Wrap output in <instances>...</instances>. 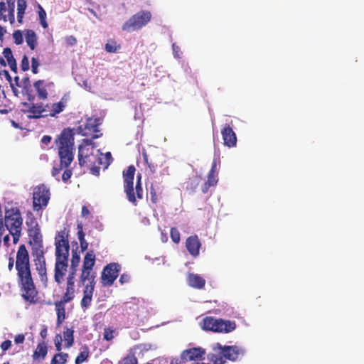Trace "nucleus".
<instances>
[{"mask_svg": "<svg viewBox=\"0 0 364 364\" xmlns=\"http://www.w3.org/2000/svg\"><path fill=\"white\" fill-rule=\"evenodd\" d=\"M15 1L16 0H6V4H7L10 7L11 14H12L13 8H15Z\"/></svg>", "mask_w": 364, "mask_h": 364, "instance_id": "obj_59", "label": "nucleus"}, {"mask_svg": "<svg viewBox=\"0 0 364 364\" xmlns=\"http://www.w3.org/2000/svg\"><path fill=\"white\" fill-rule=\"evenodd\" d=\"M2 221L3 227H5L11 235L14 244H16L21 236L23 226V218L19 208L12 203H8L5 206Z\"/></svg>", "mask_w": 364, "mask_h": 364, "instance_id": "obj_3", "label": "nucleus"}, {"mask_svg": "<svg viewBox=\"0 0 364 364\" xmlns=\"http://www.w3.org/2000/svg\"><path fill=\"white\" fill-rule=\"evenodd\" d=\"M114 330L111 328H105L103 333V338L105 341H112L114 337Z\"/></svg>", "mask_w": 364, "mask_h": 364, "instance_id": "obj_42", "label": "nucleus"}, {"mask_svg": "<svg viewBox=\"0 0 364 364\" xmlns=\"http://www.w3.org/2000/svg\"><path fill=\"white\" fill-rule=\"evenodd\" d=\"M65 304H61L60 301H58L55 304V309L57 313V326H60L64 320L65 319Z\"/></svg>", "mask_w": 364, "mask_h": 364, "instance_id": "obj_28", "label": "nucleus"}, {"mask_svg": "<svg viewBox=\"0 0 364 364\" xmlns=\"http://www.w3.org/2000/svg\"><path fill=\"white\" fill-rule=\"evenodd\" d=\"M213 350H219L220 354L223 355L225 359L235 361L244 354V350L237 346H224L216 343Z\"/></svg>", "mask_w": 364, "mask_h": 364, "instance_id": "obj_12", "label": "nucleus"}, {"mask_svg": "<svg viewBox=\"0 0 364 364\" xmlns=\"http://www.w3.org/2000/svg\"><path fill=\"white\" fill-rule=\"evenodd\" d=\"M84 148L82 146H79L78 150V161L79 165L80 166H87L90 168V173L95 176H98L100 174V168L97 166H92V163H95L96 159V156L94 154L90 155H83Z\"/></svg>", "mask_w": 364, "mask_h": 364, "instance_id": "obj_13", "label": "nucleus"}, {"mask_svg": "<svg viewBox=\"0 0 364 364\" xmlns=\"http://www.w3.org/2000/svg\"><path fill=\"white\" fill-rule=\"evenodd\" d=\"M27 7L26 0H17V21L21 24Z\"/></svg>", "mask_w": 364, "mask_h": 364, "instance_id": "obj_30", "label": "nucleus"}, {"mask_svg": "<svg viewBox=\"0 0 364 364\" xmlns=\"http://www.w3.org/2000/svg\"><path fill=\"white\" fill-rule=\"evenodd\" d=\"M96 159L98 161V164L103 165L105 168H107L112 161L110 152L106 153L104 156L102 155V156L98 158L96 157Z\"/></svg>", "mask_w": 364, "mask_h": 364, "instance_id": "obj_36", "label": "nucleus"}, {"mask_svg": "<svg viewBox=\"0 0 364 364\" xmlns=\"http://www.w3.org/2000/svg\"><path fill=\"white\" fill-rule=\"evenodd\" d=\"M136 168L133 165L128 166L126 171L122 173L124 181V191L126 193L127 200L134 205H137L136 199L143 198V188L141 185V175L136 176V183L135 191L134 190V178Z\"/></svg>", "mask_w": 364, "mask_h": 364, "instance_id": "obj_4", "label": "nucleus"}, {"mask_svg": "<svg viewBox=\"0 0 364 364\" xmlns=\"http://www.w3.org/2000/svg\"><path fill=\"white\" fill-rule=\"evenodd\" d=\"M217 173H208L207 181L209 184L215 186L218 183Z\"/></svg>", "mask_w": 364, "mask_h": 364, "instance_id": "obj_48", "label": "nucleus"}, {"mask_svg": "<svg viewBox=\"0 0 364 364\" xmlns=\"http://www.w3.org/2000/svg\"><path fill=\"white\" fill-rule=\"evenodd\" d=\"M55 143L58 149L60 164L53 167L51 174L56 177L63 169H65L62 180L67 183L73 175L72 169L68 168L74 159V135L72 129H63L55 139Z\"/></svg>", "mask_w": 364, "mask_h": 364, "instance_id": "obj_2", "label": "nucleus"}, {"mask_svg": "<svg viewBox=\"0 0 364 364\" xmlns=\"http://www.w3.org/2000/svg\"><path fill=\"white\" fill-rule=\"evenodd\" d=\"M183 360H179L178 358H173L171 360L170 364H182Z\"/></svg>", "mask_w": 364, "mask_h": 364, "instance_id": "obj_64", "label": "nucleus"}, {"mask_svg": "<svg viewBox=\"0 0 364 364\" xmlns=\"http://www.w3.org/2000/svg\"><path fill=\"white\" fill-rule=\"evenodd\" d=\"M26 42L31 50L36 49L38 44V38L34 31L31 29L26 30Z\"/></svg>", "mask_w": 364, "mask_h": 364, "instance_id": "obj_25", "label": "nucleus"}, {"mask_svg": "<svg viewBox=\"0 0 364 364\" xmlns=\"http://www.w3.org/2000/svg\"><path fill=\"white\" fill-rule=\"evenodd\" d=\"M186 247L190 255L194 257L199 255L201 247L200 241L197 235H191L186 239Z\"/></svg>", "mask_w": 364, "mask_h": 364, "instance_id": "obj_18", "label": "nucleus"}, {"mask_svg": "<svg viewBox=\"0 0 364 364\" xmlns=\"http://www.w3.org/2000/svg\"><path fill=\"white\" fill-rule=\"evenodd\" d=\"M33 255L35 257L34 262L36 269L42 282H47V269L46 259L44 257V250L32 252Z\"/></svg>", "mask_w": 364, "mask_h": 364, "instance_id": "obj_14", "label": "nucleus"}, {"mask_svg": "<svg viewBox=\"0 0 364 364\" xmlns=\"http://www.w3.org/2000/svg\"><path fill=\"white\" fill-rule=\"evenodd\" d=\"M15 267L22 298L30 304H36L38 291L32 277L28 252L23 244L18 249Z\"/></svg>", "mask_w": 364, "mask_h": 364, "instance_id": "obj_1", "label": "nucleus"}, {"mask_svg": "<svg viewBox=\"0 0 364 364\" xmlns=\"http://www.w3.org/2000/svg\"><path fill=\"white\" fill-rule=\"evenodd\" d=\"M120 48L121 46L113 39L109 40L105 46V49L107 53H117Z\"/></svg>", "mask_w": 364, "mask_h": 364, "instance_id": "obj_34", "label": "nucleus"}, {"mask_svg": "<svg viewBox=\"0 0 364 364\" xmlns=\"http://www.w3.org/2000/svg\"><path fill=\"white\" fill-rule=\"evenodd\" d=\"M50 192L44 184H40L33 188V210L40 211L45 209L50 200Z\"/></svg>", "mask_w": 364, "mask_h": 364, "instance_id": "obj_9", "label": "nucleus"}, {"mask_svg": "<svg viewBox=\"0 0 364 364\" xmlns=\"http://www.w3.org/2000/svg\"><path fill=\"white\" fill-rule=\"evenodd\" d=\"M4 57L6 59L8 64L11 63L10 61L15 59L14 58L12 50L10 48H5L3 51Z\"/></svg>", "mask_w": 364, "mask_h": 364, "instance_id": "obj_46", "label": "nucleus"}, {"mask_svg": "<svg viewBox=\"0 0 364 364\" xmlns=\"http://www.w3.org/2000/svg\"><path fill=\"white\" fill-rule=\"evenodd\" d=\"M170 235H171V238L174 243H176V244L179 243V242L181 240V235L176 228H171Z\"/></svg>", "mask_w": 364, "mask_h": 364, "instance_id": "obj_40", "label": "nucleus"}, {"mask_svg": "<svg viewBox=\"0 0 364 364\" xmlns=\"http://www.w3.org/2000/svg\"><path fill=\"white\" fill-rule=\"evenodd\" d=\"M68 353H56L51 360L50 364H65L67 362Z\"/></svg>", "mask_w": 364, "mask_h": 364, "instance_id": "obj_35", "label": "nucleus"}, {"mask_svg": "<svg viewBox=\"0 0 364 364\" xmlns=\"http://www.w3.org/2000/svg\"><path fill=\"white\" fill-rule=\"evenodd\" d=\"M80 262V256L77 250H72V257L70 261V267L69 272L77 273V267Z\"/></svg>", "mask_w": 364, "mask_h": 364, "instance_id": "obj_29", "label": "nucleus"}, {"mask_svg": "<svg viewBox=\"0 0 364 364\" xmlns=\"http://www.w3.org/2000/svg\"><path fill=\"white\" fill-rule=\"evenodd\" d=\"M20 66L23 71H27L29 70V61L26 55L23 56Z\"/></svg>", "mask_w": 364, "mask_h": 364, "instance_id": "obj_47", "label": "nucleus"}, {"mask_svg": "<svg viewBox=\"0 0 364 364\" xmlns=\"http://www.w3.org/2000/svg\"><path fill=\"white\" fill-rule=\"evenodd\" d=\"M25 341V336L23 334H18L15 336L14 338V342L16 344H21Z\"/></svg>", "mask_w": 364, "mask_h": 364, "instance_id": "obj_56", "label": "nucleus"}, {"mask_svg": "<svg viewBox=\"0 0 364 364\" xmlns=\"http://www.w3.org/2000/svg\"><path fill=\"white\" fill-rule=\"evenodd\" d=\"M186 183V189L193 191L199 183V178L197 176L189 178Z\"/></svg>", "mask_w": 364, "mask_h": 364, "instance_id": "obj_39", "label": "nucleus"}, {"mask_svg": "<svg viewBox=\"0 0 364 364\" xmlns=\"http://www.w3.org/2000/svg\"><path fill=\"white\" fill-rule=\"evenodd\" d=\"M150 199L152 202V203L156 204L158 202V196L156 194V189L154 187L151 185L150 187Z\"/></svg>", "mask_w": 364, "mask_h": 364, "instance_id": "obj_51", "label": "nucleus"}, {"mask_svg": "<svg viewBox=\"0 0 364 364\" xmlns=\"http://www.w3.org/2000/svg\"><path fill=\"white\" fill-rule=\"evenodd\" d=\"M48 353V348L45 342H41L37 345L36 349L33 352V358L34 360H43Z\"/></svg>", "mask_w": 364, "mask_h": 364, "instance_id": "obj_26", "label": "nucleus"}, {"mask_svg": "<svg viewBox=\"0 0 364 364\" xmlns=\"http://www.w3.org/2000/svg\"><path fill=\"white\" fill-rule=\"evenodd\" d=\"M119 364H138L137 359L134 355H127Z\"/></svg>", "mask_w": 364, "mask_h": 364, "instance_id": "obj_43", "label": "nucleus"}, {"mask_svg": "<svg viewBox=\"0 0 364 364\" xmlns=\"http://www.w3.org/2000/svg\"><path fill=\"white\" fill-rule=\"evenodd\" d=\"M217 351V350H215ZM218 354L210 353L208 355V359L213 363V364H224L225 360L223 355L220 354L219 350H218Z\"/></svg>", "mask_w": 364, "mask_h": 364, "instance_id": "obj_37", "label": "nucleus"}, {"mask_svg": "<svg viewBox=\"0 0 364 364\" xmlns=\"http://www.w3.org/2000/svg\"><path fill=\"white\" fill-rule=\"evenodd\" d=\"M129 279L130 277L129 274H122L119 277V282H120L121 284H124L125 283L129 282Z\"/></svg>", "mask_w": 364, "mask_h": 364, "instance_id": "obj_55", "label": "nucleus"}, {"mask_svg": "<svg viewBox=\"0 0 364 364\" xmlns=\"http://www.w3.org/2000/svg\"><path fill=\"white\" fill-rule=\"evenodd\" d=\"M65 41L70 46H73L77 43V39L74 36H66Z\"/></svg>", "mask_w": 364, "mask_h": 364, "instance_id": "obj_54", "label": "nucleus"}, {"mask_svg": "<svg viewBox=\"0 0 364 364\" xmlns=\"http://www.w3.org/2000/svg\"><path fill=\"white\" fill-rule=\"evenodd\" d=\"M94 291L95 289L92 288L89 289L88 287H84L83 296L80 303L82 309H86L91 304Z\"/></svg>", "mask_w": 364, "mask_h": 364, "instance_id": "obj_24", "label": "nucleus"}, {"mask_svg": "<svg viewBox=\"0 0 364 364\" xmlns=\"http://www.w3.org/2000/svg\"><path fill=\"white\" fill-rule=\"evenodd\" d=\"M2 73L3 75L5 76L6 79L10 82L11 83V76L10 75L9 71H7L6 70H4L2 71Z\"/></svg>", "mask_w": 364, "mask_h": 364, "instance_id": "obj_63", "label": "nucleus"}, {"mask_svg": "<svg viewBox=\"0 0 364 364\" xmlns=\"http://www.w3.org/2000/svg\"><path fill=\"white\" fill-rule=\"evenodd\" d=\"M211 186H213L209 184L208 182L206 181L201 188L202 192L203 193H206L208 191L209 188Z\"/></svg>", "mask_w": 364, "mask_h": 364, "instance_id": "obj_60", "label": "nucleus"}, {"mask_svg": "<svg viewBox=\"0 0 364 364\" xmlns=\"http://www.w3.org/2000/svg\"><path fill=\"white\" fill-rule=\"evenodd\" d=\"M13 16L11 14L10 7L6 4L5 1H0V21H3L4 22H6L7 21L13 25L15 23V15H14V8H13L12 11Z\"/></svg>", "mask_w": 364, "mask_h": 364, "instance_id": "obj_21", "label": "nucleus"}, {"mask_svg": "<svg viewBox=\"0 0 364 364\" xmlns=\"http://www.w3.org/2000/svg\"><path fill=\"white\" fill-rule=\"evenodd\" d=\"M28 112L30 113L33 114L32 117L39 118L41 116H43V113L46 114L47 109H46V106H43V105L42 103L36 104V105L33 104L30 107Z\"/></svg>", "mask_w": 364, "mask_h": 364, "instance_id": "obj_27", "label": "nucleus"}, {"mask_svg": "<svg viewBox=\"0 0 364 364\" xmlns=\"http://www.w3.org/2000/svg\"><path fill=\"white\" fill-rule=\"evenodd\" d=\"M90 210L87 208V207L85 206V205H83L82 207V212H81L82 216V217H87L90 215Z\"/></svg>", "mask_w": 364, "mask_h": 364, "instance_id": "obj_62", "label": "nucleus"}, {"mask_svg": "<svg viewBox=\"0 0 364 364\" xmlns=\"http://www.w3.org/2000/svg\"><path fill=\"white\" fill-rule=\"evenodd\" d=\"M102 119L99 117H90L87 119L84 124V128L82 129L83 133L82 135L85 136L90 134V132L97 133L99 132L98 127L101 124Z\"/></svg>", "mask_w": 364, "mask_h": 364, "instance_id": "obj_20", "label": "nucleus"}, {"mask_svg": "<svg viewBox=\"0 0 364 364\" xmlns=\"http://www.w3.org/2000/svg\"><path fill=\"white\" fill-rule=\"evenodd\" d=\"M33 87L37 92V95L40 100H46L48 98V89L54 87L53 82H46L43 80H38L33 84Z\"/></svg>", "mask_w": 364, "mask_h": 364, "instance_id": "obj_17", "label": "nucleus"}, {"mask_svg": "<svg viewBox=\"0 0 364 364\" xmlns=\"http://www.w3.org/2000/svg\"><path fill=\"white\" fill-rule=\"evenodd\" d=\"M89 356V353L87 351H82L79 353V355L76 357L75 360V364H81L84 361H85Z\"/></svg>", "mask_w": 364, "mask_h": 364, "instance_id": "obj_45", "label": "nucleus"}, {"mask_svg": "<svg viewBox=\"0 0 364 364\" xmlns=\"http://www.w3.org/2000/svg\"><path fill=\"white\" fill-rule=\"evenodd\" d=\"M63 337L65 342V347L68 348H70L74 343V331L72 328L66 327L63 332Z\"/></svg>", "mask_w": 364, "mask_h": 364, "instance_id": "obj_32", "label": "nucleus"}, {"mask_svg": "<svg viewBox=\"0 0 364 364\" xmlns=\"http://www.w3.org/2000/svg\"><path fill=\"white\" fill-rule=\"evenodd\" d=\"M121 266L118 263H109L106 265L101 274V282L104 287L111 286L119 276Z\"/></svg>", "mask_w": 364, "mask_h": 364, "instance_id": "obj_11", "label": "nucleus"}, {"mask_svg": "<svg viewBox=\"0 0 364 364\" xmlns=\"http://www.w3.org/2000/svg\"><path fill=\"white\" fill-rule=\"evenodd\" d=\"M151 17L152 15L149 11H139L125 21L122 29L128 33L138 31L145 26L151 21Z\"/></svg>", "mask_w": 364, "mask_h": 364, "instance_id": "obj_6", "label": "nucleus"}, {"mask_svg": "<svg viewBox=\"0 0 364 364\" xmlns=\"http://www.w3.org/2000/svg\"><path fill=\"white\" fill-rule=\"evenodd\" d=\"M202 328L204 330L212 331L214 332L229 333L235 330L236 324L235 321L217 319L212 316H207L203 318Z\"/></svg>", "mask_w": 364, "mask_h": 364, "instance_id": "obj_7", "label": "nucleus"}, {"mask_svg": "<svg viewBox=\"0 0 364 364\" xmlns=\"http://www.w3.org/2000/svg\"><path fill=\"white\" fill-rule=\"evenodd\" d=\"M38 16L41 26L43 28H46L48 27L46 13L41 5H38Z\"/></svg>", "mask_w": 364, "mask_h": 364, "instance_id": "obj_38", "label": "nucleus"}, {"mask_svg": "<svg viewBox=\"0 0 364 364\" xmlns=\"http://www.w3.org/2000/svg\"><path fill=\"white\" fill-rule=\"evenodd\" d=\"M11 63H9L8 65H9L11 70L14 72V73H16L17 72V64H16V61L15 59H14L13 60L10 61Z\"/></svg>", "mask_w": 364, "mask_h": 364, "instance_id": "obj_58", "label": "nucleus"}, {"mask_svg": "<svg viewBox=\"0 0 364 364\" xmlns=\"http://www.w3.org/2000/svg\"><path fill=\"white\" fill-rule=\"evenodd\" d=\"M40 64L37 58H31V70L33 74H37L38 73V67Z\"/></svg>", "mask_w": 364, "mask_h": 364, "instance_id": "obj_49", "label": "nucleus"}, {"mask_svg": "<svg viewBox=\"0 0 364 364\" xmlns=\"http://www.w3.org/2000/svg\"><path fill=\"white\" fill-rule=\"evenodd\" d=\"M80 241V248L82 252L85 251L88 248V242L85 240V236L80 234V237H77Z\"/></svg>", "mask_w": 364, "mask_h": 364, "instance_id": "obj_50", "label": "nucleus"}, {"mask_svg": "<svg viewBox=\"0 0 364 364\" xmlns=\"http://www.w3.org/2000/svg\"><path fill=\"white\" fill-rule=\"evenodd\" d=\"M77 237H80V234H82V236L85 235L83 232L82 223H77Z\"/></svg>", "mask_w": 364, "mask_h": 364, "instance_id": "obj_61", "label": "nucleus"}, {"mask_svg": "<svg viewBox=\"0 0 364 364\" xmlns=\"http://www.w3.org/2000/svg\"><path fill=\"white\" fill-rule=\"evenodd\" d=\"M52 137L48 135H45L41 139V143L44 145H48L51 142Z\"/></svg>", "mask_w": 364, "mask_h": 364, "instance_id": "obj_57", "label": "nucleus"}, {"mask_svg": "<svg viewBox=\"0 0 364 364\" xmlns=\"http://www.w3.org/2000/svg\"><path fill=\"white\" fill-rule=\"evenodd\" d=\"M46 107L47 109V112L44 114V116H50L53 117L64 110L65 107V103L61 100L56 103L47 104Z\"/></svg>", "mask_w": 364, "mask_h": 364, "instance_id": "obj_23", "label": "nucleus"}, {"mask_svg": "<svg viewBox=\"0 0 364 364\" xmlns=\"http://www.w3.org/2000/svg\"><path fill=\"white\" fill-rule=\"evenodd\" d=\"M76 273L69 272L66 278V288L75 289V278Z\"/></svg>", "mask_w": 364, "mask_h": 364, "instance_id": "obj_41", "label": "nucleus"}, {"mask_svg": "<svg viewBox=\"0 0 364 364\" xmlns=\"http://www.w3.org/2000/svg\"><path fill=\"white\" fill-rule=\"evenodd\" d=\"M68 267V261L55 260L54 280L58 284L63 282Z\"/></svg>", "mask_w": 364, "mask_h": 364, "instance_id": "obj_16", "label": "nucleus"}, {"mask_svg": "<svg viewBox=\"0 0 364 364\" xmlns=\"http://www.w3.org/2000/svg\"><path fill=\"white\" fill-rule=\"evenodd\" d=\"M205 350L201 347L191 348L183 350L181 353V360L183 361H196L204 359Z\"/></svg>", "mask_w": 364, "mask_h": 364, "instance_id": "obj_15", "label": "nucleus"}, {"mask_svg": "<svg viewBox=\"0 0 364 364\" xmlns=\"http://www.w3.org/2000/svg\"><path fill=\"white\" fill-rule=\"evenodd\" d=\"M188 284L195 289H200L205 287V280L197 274L190 273L187 277Z\"/></svg>", "mask_w": 364, "mask_h": 364, "instance_id": "obj_22", "label": "nucleus"}, {"mask_svg": "<svg viewBox=\"0 0 364 364\" xmlns=\"http://www.w3.org/2000/svg\"><path fill=\"white\" fill-rule=\"evenodd\" d=\"M95 264V254L93 250L88 251L84 258L83 263L80 275L79 283L85 287L95 289L96 284V273L93 272V267Z\"/></svg>", "mask_w": 364, "mask_h": 364, "instance_id": "obj_5", "label": "nucleus"}, {"mask_svg": "<svg viewBox=\"0 0 364 364\" xmlns=\"http://www.w3.org/2000/svg\"><path fill=\"white\" fill-rule=\"evenodd\" d=\"M224 144L228 147H233L237 144V136L229 124H226L221 131Z\"/></svg>", "mask_w": 364, "mask_h": 364, "instance_id": "obj_19", "label": "nucleus"}, {"mask_svg": "<svg viewBox=\"0 0 364 364\" xmlns=\"http://www.w3.org/2000/svg\"><path fill=\"white\" fill-rule=\"evenodd\" d=\"M55 260L68 261L70 245L68 230L64 228L58 232L55 237Z\"/></svg>", "mask_w": 364, "mask_h": 364, "instance_id": "obj_8", "label": "nucleus"}, {"mask_svg": "<svg viewBox=\"0 0 364 364\" xmlns=\"http://www.w3.org/2000/svg\"><path fill=\"white\" fill-rule=\"evenodd\" d=\"M28 226V235L31 238L30 243L32 245V252L43 250V238L41 230L35 218L26 221Z\"/></svg>", "mask_w": 364, "mask_h": 364, "instance_id": "obj_10", "label": "nucleus"}, {"mask_svg": "<svg viewBox=\"0 0 364 364\" xmlns=\"http://www.w3.org/2000/svg\"><path fill=\"white\" fill-rule=\"evenodd\" d=\"M12 345V343L10 340H6L4 342L1 343L0 347L2 350L3 353H5L6 350H8Z\"/></svg>", "mask_w": 364, "mask_h": 364, "instance_id": "obj_53", "label": "nucleus"}, {"mask_svg": "<svg viewBox=\"0 0 364 364\" xmlns=\"http://www.w3.org/2000/svg\"><path fill=\"white\" fill-rule=\"evenodd\" d=\"M23 90L25 91L28 96V100L32 101L35 99V96L31 93V81L28 77H25L23 78L21 82Z\"/></svg>", "mask_w": 364, "mask_h": 364, "instance_id": "obj_31", "label": "nucleus"}, {"mask_svg": "<svg viewBox=\"0 0 364 364\" xmlns=\"http://www.w3.org/2000/svg\"><path fill=\"white\" fill-rule=\"evenodd\" d=\"M75 289L65 288V291L60 301L61 304H67L71 301L75 297Z\"/></svg>", "mask_w": 364, "mask_h": 364, "instance_id": "obj_33", "label": "nucleus"}, {"mask_svg": "<svg viewBox=\"0 0 364 364\" xmlns=\"http://www.w3.org/2000/svg\"><path fill=\"white\" fill-rule=\"evenodd\" d=\"M13 38H14V43L16 45H21L23 42V35L20 30H16L14 32Z\"/></svg>", "mask_w": 364, "mask_h": 364, "instance_id": "obj_44", "label": "nucleus"}, {"mask_svg": "<svg viewBox=\"0 0 364 364\" xmlns=\"http://www.w3.org/2000/svg\"><path fill=\"white\" fill-rule=\"evenodd\" d=\"M54 341H55V346L56 350L60 352L62 348L61 336L60 334H57L55 337Z\"/></svg>", "mask_w": 364, "mask_h": 364, "instance_id": "obj_52", "label": "nucleus"}]
</instances>
